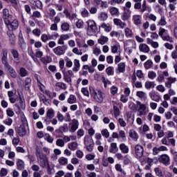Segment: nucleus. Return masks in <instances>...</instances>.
<instances>
[{"label": "nucleus", "instance_id": "obj_1", "mask_svg": "<svg viewBox=\"0 0 177 177\" xmlns=\"http://www.w3.org/2000/svg\"><path fill=\"white\" fill-rule=\"evenodd\" d=\"M36 157L37 158V162L41 168H46L47 167L48 169H50V165H49V160L48 159V157H46V154H44L42 152H41V150H36Z\"/></svg>", "mask_w": 177, "mask_h": 177}, {"label": "nucleus", "instance_id": "obj_2", "mask_svg": "<svg viewBox=\"0 0 177 177\" xmlns=\"http://www.w3.org/2000/svg\"><path fill=\"white\" fill-rule=\"evenodd\" d=\"M90 95L97 103H103V93L102 91L93 86L89 87Z\"/></svg>", "mask_w": 177, "mask_h": 177}, {"label": "nucleus", "instance_id": "obj_3", "mask_svg": "<svg viewBox=\"0 0 177 177\" xmlns=\"http://www.w3.org/2000/svg\"><path fill=\"white\" fill-rule=\"evenodd\" d=\"M86 23L87 24L86 35L89 37L95 35L97 32V24H96V22L93 19H88Z\"/></svg>", "mask_w": 177, "mask_h": 177}, {"label": "nucleus", "instance_id": "obj_4", "mask_svg": "<svg viewBox=\"0 0 177 177\" xmlns=\"http://www.w3.org/2000/svg\"><path fill=\"white\" fill-rule=\"evenodd\" d=\"M158 35L160 36L162 41H167V42H174V39L169 36V32L168 30L165 29L164 28H160Z\"/></svg>", "mask_w": 177, "mask_h": 177}, {"label": "nucleus", "instance_id": "obj_5", "mask_svg": "<svg viewBox=\"0 0 177 177\" xmlns=\"http://www.w3.org/2000/svg\"><path fill=\"white\" fill-rule=\"evenodd\" d=\"M4 23L10 31H15L19 28V21L14 19L12 21L9 19L4 20Z\"/></svg>", "mask_w": 177, "mask_h": 177}, {"label": "nucleus", "instance_id": "obj_6", "mask_svg": "<svg viewBox=\"0 0 177 177\" xmlns=\"http://www.w3.org/2000/svg\"><path fill=\"white\" fill-rule=\"evenodd\" d=\"M84 146L87 151H93L95 144L93 143V140L89 136H86L84 137Z\"/></svg>", "mask_w": 177, "mask_h": 177}, {"label": "nucleus", "instance_id": "obj_7", "mask_svg": "<svg viewBox=\"0 0 177 177\" xmlns=\"http://www.w3.org/2000/svg\"><path fill=\"white\" fill-rule=\"evenodd\" d=\"M137 106H139L138 109V114L139 117H142V115H146V104H142L140 101H136Z\"/></svg>", "mask_w": 177, "mask_h": 177}, {"label": "nucleus", "instance_id": "obj_8", "mask_svg": "<svg viewBox=\"0 0 177 177\" xmlns=\"http://www.w3.org/2000/svg\"><path fill=\"white\" fill-rule=\"evenodd\" d=\"M66 46H58L53 48V52L57 56H62L66 53V50L64 49Z\"/></svg>", "mask_w": 177, "mask_h": 177}, {"label": "nucleus", "instance_id": "obj_9", "mask_svg": "<svg viewBox=\"0 0 177 177\" xmlns=\"http://www.w3.org/2000/svg\"><path fill=\"white\" fill-rule=\"evenodd\" d=\"M143 151H145V149H143V147L140 145H137L135 147V154L136 158H142L143 157Z\"/></svg>", "mask_w": 177, "mask_h": 177}, {"label": "nucleus", "instance_id": "obj_10", "mask_svg": "<svg viewBox=\"0 0 177 177\" xmlns=\"http://www.w3.org/2000/svg\"><path fill=\"white\" fill-rule=\"evenodd\" d=\"M70 127V132L74 133L77 129H78V127H80V122L77 119H73L72 122L69 124Z\"/></svg>", "mask_w": 177, "mask_h": 177}, {"label": "nucleus", "instance_id": "obj_11", "mask_svg": "<svg viewBox=\"0 0 177 177\" xmlns=\"http://www.w3.org/2000/svg\"><path fill=\"white\" fill-rule=\"evenodd\" d=\"M4 67L6 68L8 74L12 77V78L17 77V73H16V71L12 67V66L8 64V65L4 66Z\"/></svg>", "mask_w": 177, "mask_h": 177}, {"label": "nucleus", "instance_id": "obj_12", "mask_svg": "<svg viewBox=\"0 0 177 177\" xmlns=\"http://www.w3.org/2000/svg\"><path fill=\"white\" fill-rule=\"evenodd\" d=\"M10 53L14 59V62H15L16 64H19L20 62V55L19 54V51L16 49H11Z\"/></svg>", "mask_w": 177, "mask_h": 177}, {"label": "nucleus", "instance_id": "obj_13", "mask_svg": "<svg viewBox=\"0 0 177 177\" xmlns=\"http://www.w3.org/2000/svg\"><path fill=\"white\" fill-rule=\"evenodd\" d=\"M1 63H3V66H8L9 62H8V50L3 49L1 52Z\"/></svg>", "mask_w": 177, "mask_h": 177}, {"label": "nucleus", "instance_id": "obj_14", "mask_svg": "<svg viewBox=\"0 0 177 177\" xmlns=\"http://www.w3.org/2000/svg\"><path fill=\"white\" fill-rule=\"evenodd\" d=\"M165 77H169V73H168V71H164L160 73L156 81H158V82H164V81H165Z\"/></svg>", "mask_w": 177, "mask_h": 177}, {"label": "nucleus", "instance_id": "obj_15", "mask_svg": "<svg viewBox=\"0 0 177 177\" xmlns=\"http://www.w3.org/2000/svg\"><path fill=\"white\" fill-rule=\"evenodd\" d=\"M132 21L135 26H140L142 24V15H133L132 16Z\"/></svg>", "mask_w": 177, "mask_h": 177}, {"label": "nucleus", "instance_id": "obj_16", "mask_svg": "<svg viewBox=\"0 0 177 177\" xmlns=\"http://www.w3.org/2000/svg\"><path fill=\"white\" fill-rule=\"evenodd\" d=\"M8 96L9 97L10 103H12V104L19 100V98L16 96V94L12 91H8Z\"/></svg>", "mask_w": 177, "mask_h": 177}, {"label": "nucleus", "instance_id": "obj_17", "mask_svg": "<svg viewBox=\"0 0 177 177\" xmlns=\"http://www.w3.org/2000/svg\"><path fill=\"white\" fill-rule=\"evenodd\" d=\"M159 162H162L164 165H169V156L167 154L161 155L159 157Z\"/></svg>", "mask_w": 177, "mask_h": 177}, {"label": "nucleus", "instance_id": "obj_18", "mask_svg": "<svg viewBox=\"0 0 177 177\" xmlns=\"http://www.w3.org/2000/svg\"><path fill=\"white\" fill-rule=\"evenodd\" d=\"M93 3L95 6L102 8V9H106L107 8V1H103L102 0H93Z\"/></svg>", "mask_w": 177, "mask_h": 177}, {"label": "nucleus", "instance_id": "obj_19", "mask_svg": "<svg viewBox=\"0 0 177 177\" xmlns=\"http://www.w3.org/2000/svg\"><path fill=\"white\" fill-rule=\"evenodd\" d=\"M17 132L18 135L21 137L26 136L27 131H26V126L24 124H21L17 129Z\"/></svg>", "mask_w": 177, "mask_h": 177}, {"label": "nucleus", "instance_id": "obj_20", "mask_svg": "<svg viewBox=\"0 0 177 177\" xmlns=\"http://www.w3.org/2000/svg\"><path fill=\"white\" fill-rule=\"evenodd\" d=\"M75 41L78 48H84L85 49L88 48V44H86L85 39L77 38L75 39Z\"/></svg>", "mask_w": 177, "mask_h": 177}, {"label": "nucleus", "instance_id": "obj_21", "mask_svg": "<svg viewBox=\"0 0 177 177\" xmlns=\"http://www.w3.org/2000/svg\"><path fill=\"white\" fill-rule=\"evenodd\" d=\"M113 23L115 26H117L118 27H120V28H125L127 27V24L125 22H123L121 19H113Z\"/></svg>", "mask_w": 177, "mask_h": 177}, {"label": "nucleus", "instance_id": "obj_22", "mask_svg": "<svg viewBox=\"0 0 177 177\" xmlns=\"http://www.w3.org/2000/svg\"><path fill=\"white\" fill-rule=\"evenodd\" d=\"M149 97L153 100V102H160L161 100V96L160 95H157L156 92L151 91L149 93Z\"/></svg>", "mask_w": 177, "mask_h": 177}, {"label": "nucleus", "instance_id": "obj_23", "mask_svg": "<svg viewBox=\"0 0 177 177\" xmlns=\"http://www.w3.org/2000/svg\"><path fill=\"white\" fill-rule=\"evenodd\" d=\"M119 149L123 154H128V153H129V147H128L125 143H121L119 145Z\"/></svg>", "mask_w": 177, "mask_h": 177}, {"label": "nucleus", "instance_id": "obj_24", "mask_svg": "<svg viewBox=\"0 0 177 177\" xmlns=\"http://www.w3.org/2000/svg\"><path fill=\"white\" fill-rule=\"evenodd\" d=\"M131 11L129 10H124L123 13H122L121 19L123 21H127V20H129L131 18Z\"/></svg>", "mask_w": 177, "mask_h": 177}, {"label": "nucleus", "instance_id": "obj_25", "mask_svg": "<svg viewBox=\"0 0 177 177\" xmlns=\"http://www.w3.org/2000/svg\"><path fill=\"white\" fill-rule=\"evenodd\" d=\"M97 19L100 21H106L109 19V14L106 12H101L98 14Z\"/></svg>", "mask_w": 177, "mask_h": 177}, {"label": "nucleus", "instance_id": "obj_26", "mask_svg": "<svg viewBox=\"0 0 177 177\" xmlns=\"http://www.w3.org/2000/svg\"><path fill=\"white\" fill-rule=\"evenodd\" d=\"M121 73H125V63L124 62L119 63L116 68L117 74H121Z\"/></svg>", "mask_w": 177, "mask_h": 177}, {"label": "nucleus", "instance_id": "obj_27", "mask_svg": "<svg viewBox=\"0 0 177 177\" xmlns=\"http://www.w3.org/2000/svg\"><path fill=\"white\" fill-rule=\"evenodd\" d=\"M139 50L143 53H149L150 52V47L146 44H140L139 46Z\"/></svg>", "mask_w": 177, "mask_h": 177}, {"label": "nucleus", "instance_id": "obj_28", "mask_svg": "<svg viewBox=\"0 0 177 177\" xmlns=\"http://www.w3.org/2000/svg\"><path fill=\"white\" fill-rule=\"evenodd\" d=\"M39 97L40 100H41L46 106H50V104L52 103V102L50 101V100L47 99L44 94H40L39 95Z\"/></svg>", "mask_w": 177, "mask_h": 177}, {"label": "nucleus", "instance_id": "obj_29", "mask_svg": "<svg viewBox=\"0 0 177 177\" xmlns=\"http://www.w3.org/2000/svg\"><path fill=\"white\" fill-rule=\"evenodd\" d=\"M147 44L148 45H151L152 48H154V49H157V48L160 46L158 42L153 41V39L151 38L147 39Z\"/></svg>", "mask_w": 177, "mask_h": 177}, {"label": "nucleus", "instance_id": "obj_30", "mask_svg": "<svg viewBox=\"0 0 177 177\" xmlns=\"http://www.w3.org/2000/svg\"><path fill=\"white\" fill-rule=\"evenodd\" d=\"M118 151V147H117L116 142L111 143L109 147V153H112L113 154H115Z\"/></svg>", "mask_w": 177, "mask_h": 177}, {"label": "nucleus", "instance_id": "obj_31", "mask_svg": "<svg viewBox=\"0 0 177 177\" xmlns=\"http://www.w3.org/2000/svg\"><path fill=\"white\" fill-rule=\"evenodd\" d=\"M74 66L73 68V71L75 73H77L80 71V68L81 67V64H80V60L75 59L73 61Z\"/></svg>", "mask_w": 177, "mask_h": 177}, {"label": "nucleus", "instance_id": "obj_32", "mask_svg": "<svg viewBox=\"0 0 177 177\" xmlns=\"http://www.w3.org/2000/svg\"><path fill=\"white\" fill-rule=\"evenodd\" d=\"M126 118H127V122H129L131 125L133 124V121H135V117L132 116L131 112H127Z\"/></svg>", "mask_w": 177, "mask_h": 177}, {"label": "nucleus", "instance_id": "obj_33", "mask_svg": "<svg viewBox=\"0 0 177 177\" xmlns=\"http://www.w3.org/2000/svg\"><path fill=\"white\" fill-rule=\"evenodd\" d=\"M129 136L131 138V139H133V140H134L135 142H136L138 139H139V135L138 134V133L134 131V130H130L129 133Z\"/></svg>", "mask_w": 177, "mask_h": 177}, {"label": "nucleus", "instance_id": "obj_34", "mask_svg": "<svg viewBox=\"0 0 177 177\" xmlns=\"http://www.w3.org/2000/svg\"><path fill=\"white\" fill-rule=\"evenodd\" d=\"M136 96L139 97L140 100H144V102H145V100H147V95L144 91H137Z\"/></svg>", "mask_w": 177, "mask_h": 177}, {"label": "nucleus", "instance_id": "obj_35", "mask_svg": "<svg viewBox=\"0 0 177 177\" xmlns=\"http://www.w3.org/2000/svg\"><path fill=\"white\" fill-rule=\"evenodd\" d=\"M145 88L146 89H153V88H156V82H150V81L145 82Z\"/></svg>", "mask_w": 177, "mask_h": 177}, {"label": "nucleus", "instance_id": "obj_36", "mask_svg": "<svg viewBox=\"0 0 177 177\" xmlns=\"http://www.w3.org/2000/svg\"><path fill=\"white\" fill-rule=\"evenodd\" d=\"M124 32L127 38H132V37H133V32L132 31V29L129 28H125Z\"/></svg>", "mask_w": 177, "mask_h": 177}, {"label": "nucleus", "instance_id": "obj_37", "mask_svg": "<svg viewBox=\"0 0 177 177\" xmlns=\"http://www.w3.org/2000/svg\"><path fill=\"white\" fill-rule=\"evenodd\" d=\"M68 148L71 151H75L78 149V143L77 142H72L68 145Z\"/></svg>", "mask_w": 177, "mask_h": 177}, {"label": "nucleus", "instance_id": "obj_38", "mask_svg": "<svg viewBox=\"0 0 177 177\" xmlns=\"http://www.w3.org/2000/svg\"><path fill=\"white\" fill-rule=\"evenodd\" d=\"M80 15H81L82 17H83L84 19H85L86 17H89V16H90L89 11H88L87 9L85 8H81Z\"/></svg>", "mask_w": 177, "mask_h": 177}, {"label": "nucleus", "instance_id": "obj_39", "mask_svg": "<svg viewBox=\"0 0 177 177\" xmlns=\"http://www.w3.org/2000/svg\"><path fill=\"white\" fill-rule=\"evenodd\" d=\"M97 42L98 44H100V45H104V44H106V42H109V37L102 35L101 37H100V38L97 39Z\"/></svg>", "mask_w": 177, "mask_h": 177}, {"label": "nucleus", "instance_id": "obj_40", "mask_svg": "<svg viewBox=\"0 0 177 177\" xmlns=\"http://www.w3.org/2000/svg\"><path fill=\"white\" fill-rule=\"evenodd\" d=\"M75 27L79 29L84 28V27H85V22H84V20L81 19H77L75 22Z\"/></svg>", "mask_w": 177, "mask_h": 177}, {"label": "nucleus", "instance_id": "obj_41", "mask_svg": "<svg viewBox=\"0 0 177 177\" xmlns=\"http://www.w3.org/2000/svg\"><path fill=\"white\" fill-rule=\"evenodd\" d=\"M58 162L59 165H67V164H68V159L64 156H61L58 159Z\"/></svg>", "mask_w": 177, "mask_h": 177}, {"label": "nucleus", "instance_id": "obj_42", "mask_svg": "<svg viewBox=\"0 0 177 177\" xmlns=\"http://www.w3.org/2000/svg\"><path fill=\"white\" fill-rule=\"evenodd\" d=\"M67 103L69 104H74V103H77V97L74 95H69L68 98L67 99Z\"/></svg>", "mask_w": 177, "mask_h": 177}, {"label": "nucleus", "instance_id": "obj_43", "mask_svg": "<svg viewBox=\"0 0 177 177\" xmlns=\"http://www.w3.org/2000/svg\"><path fill=\"white\" fill-rule=\"evenodd\" d=\"M144 67H145V70H150V68H151V67H153V61H151V59L147 60L144 63Z\"/></svg>", "mask_w": 177, "mask_h": 177}, {"label": "nucleus", "instance_id": "obj_44", "mask_svg": "<svg viewBox=\"0 0 177 177\" xmlns=\"http://www.w3.org/2000/svg\"><path fill=\"white\" fill-rule=\"evenodd\" d=\"M40 61L43 64H48V63H50L52 62V58L49 56L43 57L40 59Z\"/></svg>", "mask_w": 177, "mask_h": 177}, {"label": "nucleus", "instance_id": "obj_45", "mask_svg": "<svg viewBox=\"0 0 177 177\" xmlns=\"http://www.w3.org/2000/svg\"><path fill=\"white\" fill-rule=\"evenodd\" d=\"M64 74V80L65 82H67L68 84H71L73 82V80L71 79V76L68 75L67 73H63Z\"/></svg>", "mask_w": 177, "mask_h": 177}, {"label": "nucleus", "instance_id": "obj_46", "mask_svg": "<svg viewBox=\"0 0 177 177\" xmlns=\"http://www.w3.org/2000/svg\"><path fill=\"white\" fill-rule=\"evenodd\" d=\"M158 26H162V27H164V26H167V18H165L164 16H161L158 22Z\"/></svg>", "mask_w": 177, "mask_h": 177}, {"label": "nucleus", "instance_id": "obj_47", "mask_svg": "<svg viewBox=\"0 0 177 177\" xmlns=\"http://www.w3.org/2000/svg\"><path fill=\"white\" fill-rule=\"evenodd\" d=\"M101 28H104V31L106 32H110V30H111V26L109 24L102 23L101 25Z\"/></svg>", "mask_w": 177, "mask_h": 177}, {"label": "nucleus", "instance_id": "obj_48", "mask_svg": "<svg viewBox=\"0 0 177 177\" xmlns=\"http://www.w3.org/2000/svg\"><path fill=\"white\" fill-rule=\"evenodd\" d=\"M46 115L48 118L52 120V118L55 117V110H53V109H49L46 112Z\"/></svg>", "mask_w": 177, "mask_h": 177}, {"label": "nucleus", "instance_id": "obj_49", "mask_svg": "<svg viewBox=\"0 0 177 177\" xmlns=\"http://www.w3.org/2000/svg\"><path fill=\"white\" fill-rule=\"evenodd\" d=\"M17 168L19 171H21V169H24V162L21 160H18L17 162Z\"/></svg>", "mask_w": 177, "mask_h": 177}, {"label": "nucleus", "instance_id": "obj_50", "mask_svg": "<svg viewBox=\"0 0 177 177\" xmlns=\"http://www.w3.org/2000/svg\"><path fill=\"white\" fill-rule=\"evenodd\" d=\"M3 16L4 17V20H9L10 15L9 14V10L8 8H4L3 10Z\"/></svg>", "mask_w": 177, "mask_h": 177}, {"label": "nucleus", "instance_id": "obj_51", "mask_svg": "<svg viewBox=\"0 0 177 177\" xmlns=\"http://www.w3.org/2000/svg\"><path fill=\"white\" fill-rule=\"evenodd\" d=\"M135 44V41L132 39H129L125 41L124 43V47L125 48H132Z\"/></svg>", "mask_w": 177, "mask_h": 177}, {"label": "nucleus", "instance_id": "obj_52", "mask_svg": "<svg viewBox=\"0 0 177 177\" xmlns=\"http://www.w3.org/2000/svg\"><path fill=\"white\" fill-rule=\"evenodd\" d=\"M153 171H154L155 174L156 175V176H158V177H162L163 176L162 170H161V168L155 167Z\"/></svg>", "mask_w": 177, "mask_h": 177}, {"label": "nucleus", "instance_id": "obj_53", "mask_svg": "<svg viewBox=\"0 0 177 177\" xmlns=\"http://www.w3.org/2000/svg\"><path fill=\"white\" fill-rule=\"evenodd\" d=\"M119 10L115 7H110L109 8V12L111 13V16H115V15H118Z\"/></svg>", "mask_w": 177, "mask_h": 177}, {"label": "nucleus", "instance_id": "obj_54", "mask_svg": "<svg viewBox=\"0 0 177 177\" xmlns=\"http://www.w3.org/2000/svg\"><path fill=\"white\" fill-rule=\"evenodd\" d=\"M61 30H62V31H68V30H70V24L67 22L63 23L61 25Z\"/></svg>", "mask_w": 177, "mask_h": 177}, {"label": "nucleus", "instance_id": "obj_55", "mask_svg": "<svg viewBox=\"0 0 177 177\" xmlns=\"http://www.w3.org/2000/svg\"><path fill=\"white\" fill-rule=\"evenodd\" d=\"M28 75V72L25 68H23V67L20 68L19 75H21V77H27Z\"/></svg>", "mask_w": 177, "mask_h": 177}, {"label": "nucleus", "instance_id": "obj_56", "mask_svg": "<svg viewBox=\"0 0 177 177\" xmlns=\"http://www.w3.org/2000/svg\"><path fill=\"white\" fill-rule=\"evenodd\" d=\"M9 173V170L5 167H3L0 170V176L5 177Z\"/></svg>", "mask_w": 177, "mask_h": 177}, {"label": "nucleus", "instance_id": "obj_57", "mask_svg": "<svg viewBox=\"0 0 177 177\" xmlns=\"http://www.w3.org/2000/svg\"><path fill=\"white\" fill-rule=\"evenodd\" d=\"M107 75H114V67L109 66L106 68Z\"/></svg>", "mask_w": 177, "mask_h": 177}, {"label": "nucleus", "instance_id": "obj_58", "mask_svg": "<svg viewBox=\"0 0 177 177\" xmlns=\"http://www.w3.org/2000/svg\"><path fill=\"white\" fill-rule=\"evenodd\" d=\"M148 78H149V80H154L155 78H157V73L153 71H149Z\"/></svg>", "mask_w": 177, "mask_h": 177}, {"label": "nucleus", "instance_id": "obj_59", "mask_svg": "<svg viewBox=\"0 0 177 177\" xmlns=\"http://www.w3.org/2000/svg\"><path fill=\"white\" fill-rule=\"evenodd\" d=\"M19 106L21 110H26V101L21 97H19Z\"/></svg>", "mask_w": 177, "mask_h": 177}, {"label": "nucleus", "instance_id": "obj_60", "mask_svg": "<svg viewBox=\"0 0 177 177\" xmlns=\"http://www.w3.org/2000/svg\"><path fill=\"white\" fill-rule=\"evenodd\" d=\"M146 10H147V3H146V1H143L140 12V13H145Z\"/></svg>", "mask_w": 177, "mask_h": 177}, {"label": "nucleus", "instance_id": "obj_61", "mask_svg": "<svg viewBox=\"0 0 177 177\" xmlns=\"http://www.w3.org/2000/svg\"><path fill=\"white\" fill-rule=\"evenodd\" d=\"M49 19L52 20L54 16H56V10L53 8L49 9V13H48Z\"/></svg>", "mask_w": 177, "mask_h": 177}, {"label": "nucleus", "instance_id": "obj_62", "mask_svg": "<svg viewBox=\"0 0 177 177\" xmlns=\"http://www.w3.org/2000/svg\"><path fill=\"white\" fill-rule=\"evenodd\" d=\"M44 139L48 142V143H53V138L49 135V133L44 134Z\"/></svg>", "mask_w": 177, "mask_h": 177}, {"label": "nucleus", "instance_id": "obj_63", "mask_svg": "<svg viewBox=\"0 0 177 177\" xmlns=\"http://www.w3.org/2000/svg\"><path fill=\"white\" fill-rule=\"evenodd\" d=\"M81 92L84 96H86V97H89V91L88 90L87 87L82 88Z\"/></svg>", "mask_w": 177, "mask_h": 177}, {"label": "nucleus", "instance_id": "obj_64", "mask_svg": "<svg viewBox=\"0 0 177 177\" xmlns=\"http://www.w3.org/2000/svg\"><path fill=\"white\" fill-rule=\"evenodd\" d=\"M93 53L95 56H99V55H100V53H102V50H100V48H99L97 47H94L93 48Z\"/></svg>", "mask_w": 177, "mask_h": 177}]
</instances>
